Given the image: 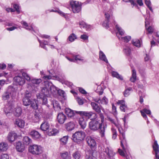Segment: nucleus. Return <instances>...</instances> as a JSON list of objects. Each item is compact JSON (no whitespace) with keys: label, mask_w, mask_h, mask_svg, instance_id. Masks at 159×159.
I'll use <instances>...</instances> for the list:
<instances>
[{"label":"nucleus","mask_w":159,"mask_h":159,"mask_svg":"<svg viewBox=\"0 0 159 159\" xmlns=\"http://www.w3.org/2000/svg\"><path fill=\"white\" fill-rule=\"evenodd\" d=\"M99 116L101 120L97 118H91V121L89 123V127L91 130L93 131L98 130L101 137L103 138L105 137L107 125L103 123L104 117L102 113H100Z\"/></svg>","instance_id":"1"},{"label":"nucleus","mask_w":159,"mask_h":159,"mask_svg":"<svg viewBox=\"0 0 159 159\" xmlns=\"http://www.w3.org/2000/svg\"><path fill=\"white\" fill-rule=\"evenodd\" d=\"M105 20L102 23L103 26L105 27L106 29L109 27L113 26V24L116 25V30L118 31L120 35H122L124 33V31L117 24L114 20L112 16H110L108 12H106L105 14Z\"/></svg>","instance_id":"2"},{"label":"nucleus","mask_w":159,"mask_h":159,"mask_svg":"<svg viewBox=\"0 0 159 159\" xmlns=\"http://www.w3.org/2000/svg\"><path fill=\"white\" fill-rule=\"evenodd\" d=\"M22 75L27 81H31L32 83L31 86L33 90L36 91L38 89V87L39 84L42 82V80L40 79H34L31 80L29 75L25 72H22Z\"/></svg>","instance_id":"3"},{"label":"nucleus","mask_w":159,"mask_h":159,"mask_svg":"<svg viewBox=\"0 0 159 159\" xmlns=\"http://www.w3.org/2000/svg\"><path fill=\"white\" fill-rule=\"evenodd\" d=\"M85 136V133L82 131H77L73 134L72 136L73 141L77 143H80L84 139Z\"/></svg>","instance_id":"4"},{"label":"nucleus","mask_w":159,"mask_h":159,"mask_svg":"<svg viewBox=\"0 0 159 159\" xmlns=\"http://www.w3.org/2000/svg\"><path fill=\"white\" fill-rule=\"evenodd\" d=\"M116 127L117 128L120 134V140L121 146L123 150H125L124 144H125L126 143L125 133L119 124L117 125H116Z\"/></svg>","instance_id":"5"},{"label":"nucleus","mask_w":159,"mask_h":159,"mask_svg":"<svg viewBox=\"0 0 159 159\" xmlns=\"http://www.w3.org/2000/svg\"><path fill=\"white\" fill-rule=\"evenodd\" d=\"M48 72L49 75L53 79L56 80L61 82L65 79V75L61 72H59L57 73H55L53 70H49Z\"/></svg>","instance_id":"6"},{"label":"nucleus","mask_w":159,"mask_h":159,"mask_svg":"<svg viewBox=\"0 0 159 159\" xmlns=\"http://www.w3.org/2000/svg\"><path fill=\"white\" fill-rule=\"evenodd\" d=\"M29 151L33 154L39 155L43 152L42 148L40 146L34 144L30 146Z\"/></svg>","instance_id":"7"},{"label":"nucleus","mask_w":159,"mask_h":159,"mask_svg":"<svg viewBox=\"0 0 159 159\" xmlns=\"http://www.w3.org/2000/svg\"><path fill=\"white\" fill-rule=\"evenodd\" d=\"M72 10L74 13L79 12L81 9V6L79 2L76 1H71L70 2Z\"/></svg>","instance_id":"8"},{"label":"nucleus","mask_w":159,"mask_h":159,"mask_svg":"<svg viewBox=\"0 0 159 159\" xmlns=\"http://www.w3.org/2000/svg\"><path fill=\"white\" fill-rule=\"evenodd\" d=\"M11 90L13 91V89L11 88H9L8 91L3 94L2 96V98L3 100H8L10 96L11 97L12 99L14 98L16 96V92L15 91L11 92Z\"/></svg>","instance_id":"9"},{"label":"nucleus","mask_w":159,"mask_h":159,"mask_svg":"<svg viewBox=\"0 0 159 159\" xmlns=\"http://www.w3.org/2000/svg\"><path fill=\"white\" fill-rule=\"evenodd\" d=\"M77 114H78L81 116H84L89 118L92 117L93 116V118H97L98 116L95 113L92 112H87L84 111H75Z\"/></svg>","instance_id":"10"},{"label":"nucleus","mask_w":159,"mask_h":159,"mask_svg":"<svg viewBox=\"0 0 159 159\" xmlns=\"http://www.w3.org/2000/svg\"><path fill=\"white\" fill-rule=\"evenodd\" d=\"M91 105L93 109L96 112L99 113V114L100 113H102L101 112V110H102L103 111H104V109L102 107L95 102H91Z\"/></svg>","instance_id":"11"},{"label":"nucleus","mask_w":159,"mask_h":159,"mask_svg":"<svg viewBox=\"0 0 159 159\" xmlns=\"http://www.w3.org/2000/svg\"><path fill=\"white\" fill-rule=\"evenodd\" d=\"M25 79L20 76H17L14 78L13 80L17 85L20 86L23 85L25 83Z\"/></svg>","instance_id":"12"},{"label":"nucleus","mask_w":159,"mask_h":159,"mask_svg":"<svg viewBox=\"0 0 159 159\" xmlns=\"http://www.w3.org/2000/svg\"><path fill=\"white\" fill-rule=\"evenodd\" d=\"M152 147L155 152V158L154 159H159V146L156 140L154 141Z\"/></svg>","instance_id":"13"},{"label":"nucleus","mask_w":159,"mask_h":159,"mask_svg":"<svg viewBox=\"0 0 159 159\" xmlns=\"http://www.w3.org/2000/svg\"><path fill=\"white\" fill-rule=\"evenodd\" d=\"M49 88V84L48 83L42 89L41 92L45 96L48 97L50 96L51 94Z\"/></svg>","instance_id":"14"},{"label":"nucleus","mask_w":159,"mask_h":159,"mask_svg":"<svg viewBox=\"0 0 159 159\" xmlns=\"http://www.w3.org/2000/svg\"><path fill=\"white\" fill-rule=\"evenodd\" d=\"M86 141L88 145L91 148H94L96 146L95 140L92 137H88L86 139Z\"/></svg>","instance_id":"15"},{"label":"nucleus","mask_w":159,"mask_h":159,"mask_svg":"<svg viewBox=\"0 0 159 159\" xmlns=\"http://www.w3.org/2000/svg\"><path fill=\"white\" fill-rule=\"evenodd\" d=\"M66 118V116L63 113H59L57 115V119L58 122L60 124H63Z\"/></svg>","instance_id":"16"},{"label":"nucleus","mask_w":159,"mask_h":159,"mask_svg":"<svg viewBox=\"0 0 159 159\" xmlns=\"http://www.w3.org/2000/svg\"><path fill=\"white\" fill-rule=\"evenodd\" d=\"M13 110V107L12 105H7L4 107V111L7 116L11 115V112H12Z\"/></svg>","instance_id":"17"},{"label":"nucleus","mask_w":159,"mask_h":159,"mask_svg":"<svg viewBox=\"0 0 159 159\" xmlns=\"http://www.w3.org/2000/svg\"><path fill=\"white\" fill-rule=\"evenodd\" d=\"M15 124L18 127L22 129L25 127V122L22 119L17 118L15 120Z\"/></svg>","instance_id":"18"},{"label":"nucleus","mask_w":159,"mask_h":159,"mask_svg":"<svg viewBox=\"0 0 159 159\" xmlns=\"http://www.w3.org/2000/svg\"><path fill=\"white\" fill-rule=\"evenodd\" d=\"M30 135L34 139H37L41 137V134L37 131L35 130H32L29 133Z\"/></svg>","instance_id":"19"},{"label":"nucleus","mask_w":159,"mask_h":159,"mask_svg":"<svg viewBox=\"0 0 159 159\" xmlns=\"http://www.w3.org/2000/svg\"><path fill=\"white\" fill-rule=\"evenodd\" d=\"M148 18H146L145 19V26L147 30L148 31V33H147L148 34H152L154 31V29L153 26H149L148 28L147 27V26L149 24V22L148 20Z\"/></svg>","instance_id":"20"},{"label":"nucleus","mask_w":159,"mask_h":159,"mask_svg":"<svg viewBox=\"0 0 159 159\" xmlns=\"http://www.w3.org/2000/svg\"><path fill=\"white\" fill-rule=\"evenodd\" d=\"M12 112L15 116L19 117L22 114V110L20 107H17L13 110Z\"/></svg>","instance_id":"21"},{"label":"nucleus","mask_w":159,"mask_h":159,"mask_svg":"<svg viewBox=\"0 0 159 159\" xmlns=\"http://www.w3.org/2000/svg\"><path fill=\"white\" fill-rule=\"evenodd\" d=\"M17 138V134L14 132H11L9 133L7 136L8 140L11 143Z\"/></svg>","instance_id":"22"},{"label":"nucleus","mask_w":159,"mask_h":159,"mask_svg":"<svg viewBox=\"0 0 159 159\" xmlns=\"http://www.w3.org/2000/svg\"><path fill=\"white\" fill-rule=\"evenodd\" d=\"M16 147L17 151L20 152H23L25 148L24 144L20 142L16 143Z\"/></svg>","instance_id":"23"},{"label":"nucleus","mask_w":159,"mask_h":159,"mask_svg":"<svg viewBox=\"0 0 159 159\" xmlns=\"http://www.w3.org/2000/svg\"><path fill=\"white\" fill-rule=\"evenodd\" d=\"M78 121L81 128L82 129H84L86 126V123L84 117L83 116L80 117L78 119Z\"/></svg>","instance_id":"24"},{"label":"nucleus","mask_w":159,"mask_h":159,"mask_svg":"<svg viewBox=\"0 0 159 159\" xmlns=\"http://www.w3.org/2000/svg\"><path fill=\"white\" fill-rule=\"evenodd\" d=\"M75 126V124L73 122L70 121L65 124V127L68 131L73 130Z\"/></svg>","instance_id":"25"},{"label":"nucleus","mask_w":159,"mask_h":159,"mask_svg":"<svg viewBox=\"0 0 159 159\" xmlns=\"http://www.w3.org/2000/svg\"><path fill=\"white\" fill-rule=\"evenodd\" d=\"M49 127V124L48 122L44 121L40 126L41 129L43 131H46L48 129Z\"/></svg>","instance_id":"26"},{"label":"nucleus","mask_w":159,"mask_h":159,"mask_svg":"<svg viewBox=\"0 0 159 159\" xmlns=\"http://www.w3.org/2000/svg\"><path fill=\"white\" fill-rule=\"evenodd\" d=\"M132 68V75L130 78V80L132 82L134 83L135 82L137 79L136 71L133 68V67H131Z\"/></svg>","instance_id":"27"},{"label":"nucleus","mask_w":159,"mask_h":159,"mask_svg":"<svg viewBox=\"0 0 159 159\" xmlns=\"http://www.w3.org/2000/svg\"><path fill=\"white\" fill-rule=\"evenodd\" d=\"M76 111H73L69 108H66L65 109V113L69 117H72L75 115V113H77Z\"/></svg>","instance_id":"28"},{"label":"nucleus","mask_w":159,"mask_h":159,"mask_svg":"<svg viewBox=\"0 0 159 159\" xmlns=\"http://www.w3.org/2000/svg\"><path fill=\"white\" fill-rule=\"evenodd\" d=\"M52 104L53 107L56 111H60L61 109L58 102L57 101L54 100L53 101Z\"/></svg>","instance_id":"29"},{"label":"nucleus","mask_w":159,"mask_h":159,"mask_svg":"<svg viewBox=\"0 0 159 159\" xmlns=\"http://www.w3.org/2000/svg\"><path fill=\"white\" fill-rule=\"evenodd\" d=\"M61 156L63 159H70L71 157L70 153L67 152L61 153Z\"/></svg>","instance_id":"30"},{"label":"nucleus","mask_w":159,"mask_h":159,"mask_svg":"<svg viewBox=\"0 0 159 159\" xmlns=\"http://www.w3.org/2000/svg\"><path fill=\"white\" fill-rule=\"evenodd\" d=\"M50 91L51 92V94L53 95L56 94L57 92L58 88L56 87L54 85L52 84L49 86Z\"/></svg>","instance_id":"31"},{"label":"nucleus","mask_w":159,"mask_h":159,"mask_svg":"<svg viewBox=\"0 0 159 159\" xmlns=\"http://www.w3.org/2000/svg\"><path fill=\"white\" fill-rule=\"evenodd\" d=\"M99 58L101 60L104 61L106 63H108V61L105 55L102 51H100L99 52Z\"/></svg>","instance_id":"32"},{"label":"nucleus","mask_w":159,"mask_h":159,"mask_svg":"<svg viewBox=\"0 0 159 159\" xmlns=\"http://www.w3.org/2000/svg\"><path fill=\"white\" fill-rule=\"evenodd\" d=\"M8 145L7 143L2 142L0 143V152L4 151L7 149Z\"/></svg>","instance_id":"33"},{"label":"nucleus","mask_w":159,"mask_h":159,"mask_svg":"<svg viewBox=\"0 0 159 159\" xmlns=\"http://www.w3.org/2000/svg\"><path fill=\"white\" fill-rule=\"evenodd\" d=\"M104 152L106 153L110 158L113 157L114 155V153L112 150L110 149L108 147H107L105 149Z\"/></svg>","instance_id":"34"},{"label":"nucleus","mask_w":159,"mask_h":159,"mask_svg":"<svg viewBox=\"0 0 159 159\" xmlns=\"http://www.w3.org/2000/svg\"><path fill=\"white\" fill-rule=\"evenodd\" d=\"M38 40L40 46L41 47V48H43L46 50H47V48H46L45 45H49V44H48V41L45 40L41 41L39 39Z\"/></svg>","instance_id":"35"},{"label":"nucleus","mask_w":159,"mask_h":159,"mask_svg":"<svg viewBox=\"0 0 159 159\" xmlns=\"http://www.w3.org/2000/svg\"><path fill=\"white\" fill-rule=\"evenodd\" d=\"M111 74L113 77H116L120 80H123V78L122 76L120 75L117 72L112 71L111 72Z\"/></svg>","instance_id":"36"},{"label":"nucleus","mask_w":159,"mask_h":159,"mask_svg":"<svg viewBox=\"0 0 159 159\" xmlns=\"http://www.w3.org/2000/svg\"><path fill=\"white\" fill-rule=\"evenodd\" d=\"M21 23L23 26L25 27V28L27 30H30L33 29L32 25L30 26H29L28 23L25 21H21Z\"/></svg>","instance_id":"37"},{"label":"nucleus","mask_w":159,"mask_h":159,"mask_svg":"<svg viewBox=\"0 0 159 159\" xmlns=\"http://www.w3.org/2000/svg\"><path fill=\"white\" fill-rule=\"evenodd\" d=\"M115 118H116V122L111 117H109V116H107V118L108 120L109 121H110L111 123L114 124L115 126H116V125H117L118 124H119V122H118V119L116 116H115Z\"/></svg>","instance_id":"38"},{"label":"nucleus","mask_w":159,"mask_h":159,"mask_svg":"<svg viewBox=\"0 0 159 159\" xmlns=\"http://www.w3.org/2000/svg\"><path fill=\"white\" fill-rule=\"evenodd\" d=\"M23 140L24 144L26 145H29L32 142L31 139L28 136L24 137Z\"/></svg>","instance_id":"39"},{"label":"nucleus","mask_w":159,"mask_h":159,"mask_svg":"<svg viewBox=\"0 0 159 159\" xmlns=\"http://www.w3.org/2000/svg\"><path fill=\"white\" fill-rule=\"evenodd\" d=\"M68 136H65L60 139L61 143L62 145L66 144L68 141Z\"/></svg>","instance_id":"40"},{"label":"nucleus","mask_w":159,"mask_h":159,"mask_svg":"<svg viewBox=\"0 0 159 159\" xmlns=\"http://www.w3.org/2000/svg\"><path fill=\"white\" fill-rule=\"evenodd\" d=\"M58 132L57 129H54L51 130L50 131H49L48 132V134L50 136L55 135L58 133Z\"/></svg>","instance_id":"41"},{"label":"nucleus","mask_w":159,"mask_h":159,"mask_svg":"<svg viewBox=\"0 0 159 159\" xmlns=\"http://www.w3.org/2000/svg\"><path fill=\"white\" fill-rule=\"evenodd\" d=\"M31 100L30 99L24 98L23 100V105L25 106H28L31 103Z\"/></svg>","instance_id":"42"},{"label":"nucleus","mask_w":159,"mask_h":159,"mask_svg":"<svg viewBox=\"0 0 159 159\" xmlns=\"http://www.w3.org/2000/svg\"><path fill=\"white\" fill-rule=\"evenodd\" d=\"M123 51L125 53L127 56H129L130 54L131 50L128 47H124L123 48Z\"/></svg>","instance_id":"43"},{"label":"nucleus","mask_w":159,"mask_h":159,"mask_svg":"<svg viewBox=\"0 0 159 159\" xmlns=\"http://www.w3.org/2000/svg\"><path fill=\"white\" fill-rule=\"evenodd\" d=\"M132 42L133 45L137 47H140L141 44L140 41L138 39L133 40Z\"/></svg>","instance_id":"44"},{"label":"nucleus","mask_w":159,"mask_h":159,"mask_svg":"<svg viewBox=\"0 0 159 159\" xmlns=\"http://www.w3.org/2000/svg\"><path fill=\"white\" fill-rule=\"evenodd\" d=\"M72 156L74 159H80L81 157V155L79 152L76 151L73 153Z\"/></svg>","instance_id":"45"},{"label":"nucleus","mask_w":159,"mask_h":159,"mask_svg":"<svg viewBox=\"0 0 159 159\" xmlns=\"http://www.w3.org/2000/svg\"><path fill=\"white\" fill-rule=\"evenodd\" d=\"M31 107L34 109L36 110L38 108V105L36 103V102L34 100L31 101L30 104Z\"/></svg>","instance_id":"46"},{"label":"nucleus","mask_w":159,"mask_h":159,"mask_svg":"<svg viewBox=\"0 0 159 159\" xmlns=\"http://www.w3.org/2000/svg\"><path fill=\"white\" fill-rule=\"evenodd\" d=\"M111 130L112 132V138L113 139H115L117 136V131L116 129L112 127L111 129Z\"/></svg>","instance_id":"47"},{"label":"nucleus","mask_w":159,"mask_h":159,"mask_svg":"<svg viewBox=\"0 0 159 159\" xmlns=\"http://www.w3.org/2000/svg\"><path fill=\"white\" fill-rule=\"evenodd\" d=\"M132 89L131 87L127 88L125 91L124 94L125 97L128 96L129 94V92L132 90Z\"/></svg>","instance_id":"48"},{"label":"nucleus","mask_w":159,"mask_h":159,"mask_svg":"<svg viewBox=\"0 0 159 159\" xmlns=\"http://www.w3.org/2000/svg\"><path fill=\"white\" fill-rule=\"evenodd\" d=\"M145 4L149 8V10L153 12V10L152 7H151V3L149 0H145Z\"/></svg>","instance_id":"49"},{"label":"nucleus","mask_w":159,"mask_h":159,"mask_svg":"<svg viewBox=\"0 0 159 159\" xmlns=\"http://www.w3.org/2000/svg\"><path fill=\"white\" fill-rule=\"evenodd\" d=\"M76 39V36L75 35V34H72L70 35L68 39L71 42H73L75 39Z\"/></svg>","instance_id":"50"},{"label":"nucleus","mask_w":159,"mask_h":159,"mask_svg":"<svg viewBox=\"0 0 159 159\" xmlns=\"http://www.w3.org/2000/svg\"><path fill=\"white\" fill-rule=\"evenodd\" d=\"M121 39L124 42L127 43L130 40L131 37L130 36H128L124 37H121Z\"/></svg>","instance_id":"51"},{"label":"nucleus","mask_w":159,"mask_h":159,"mask_svg":"<svg viewBox=\"0 0 159 159\" xmlns=\"http://www.w3.org/2000/svg\"><path fill=\"white\" fill-rule=\"evenodd\" d=\"M74 58L75 61H82L83 60L82 57H80L79 55H75L74 56Z\"/></svg>","instance_id":"52"},{"label":"nucleus","mask_w":159,"mask_h":159,"mask_svg":"<svg viewBox=\"0 0 159 159\" xmlns=\"http://www.w3.org/2000/svg\"><path fill=\"white\" fill-rule=\"evenodd\" d=\"M100 102V103L102 104H106L108 103V100L105 97H104L102 100H101Z\"/></svg>","instance_id":"53"},{"label":"nucleus","mask_w":159,"mask_h":159,"mask_svg":"<svg viewBox=\"0 0 159 159\" xmlns=\"http://www.w3.org/2000/svg\"><path fill=\"white\" fill-rule=\"evenodd\" d=\"M37 98L40 100H42V99L45 96L42 93H38L36 94Z\"/></svg>","instance_id":"54"},{"label":"nucleus","mask_w":159,"mask_h":159,"mask_svg":"<svg viewBox=\"0 0 159 159\" xmlns=\"http://www.w3.org/2000/svg\"><path fill=\"white\" fill-rule=\"evenodd\" d=\"M76 101L80 105H82L84 103V100L83 99H81L79 97L76 98Z\"/></svg>","instance_id":"55"},{"label":"nucleus","mask_w":159,"mask_h":159,"mask_svg":"<svg viewBox=\"0 0 159 159\" xmlns=\"http://www.w3.org/2000/svg\"><path fill=\"white\" fill-rule=\"evenodd\" d=\"M125 2H130L132 5H133V6H137V5L136 3L133 0H123Z\"/></svg>","instance_id":"56"},{"label":"nucleus","mask_w":159,"mask_h":159,"mask_svg":"<svg viewBox=\"0 0 159 159\" xmlns=\"http://www.w3.org/2000/svg\"><path fill=\"white\" fill-rule=\"evenodd\" d=\"M120 109L121 111L125 112V110L127 109V107L125 104L123 106L120 105Z\"/></svg>","instance_id":"57"},{"label":"nucleus","mask_w":159,"mask_h":159,"mask_svg":"<svg viewBox=\"0 0 159 159\" xmlns=\"http://www.w3.org/2000/svg\"><path fill=\"white\" fill-rule=\"evenodd\" d=\"M112 112L114 116H116L117 114V111L116 110V107L113 104H112Z\"/></svg>","instance_id":"58"},{"label":"nucleus","mask_w":159,"mask_h":159,"mask_svg":"<svg viewBox=\"0 0 159 159\" xmlns=\"http://www.w3.org/2000/svg\"><path fill=\"white\" fill-rule=\"evenodd\" d=\"M85 159H95V158L93 157L92 154H89L86 155Z\"/></svg>","instance_id":"59"},{"label":"nucleus","mask_w":159,"mask_h":159,"mask_svg":"<svg viewBox=\"0 0 159 159\" xmlns=\"http://www.w3.org/2000/svg\"><path fill=\"white\" fill-rule=\"evenodd\" d=\"M13 7L15 9L16 11L18 13H20L19 6L16 4H14L13 5Z\"/></svg>","instance_id":"60"},{"label":"nucleus","mask_w":159,"mask_h":159,"mask_svg":"<svg viewBox=\"0 0 159 159\" xmlns=\"http://www.w3.org/2000/svg\"><path fill=\"white\" fill-rule=\"evenodd\" d=\"M1 159H9L8 155L7 154H2L1 155Z\"/></svg>","instance_id":"61"},{"label":"nucleus","mask_w":159,"mask_h":159,"mask_svg":"<svg viewBox=\"0 0 159 159\" xmlns=\"http://www.w3.org/2000/svg\"><path fill=\"white\" fill-rule=\"evenodd\" d=\"M57 93H58L60 96H64L65 94V93L63 91L60 89H59Z\"/></svg>","instance_id":"62"},{"label":"nucleus","mask_w":159,"mask_h":159,"mask_svg":"<svg viewBox=\"0 0 159 159\" xmlns=\"http://www.w3.org/2000/svg\"><path fill=\"white\" fill-rule=\"evenodd\" d=\"M34 119L33 120H34L35 122H37L39 120V116L38 114H36L34 115Z\"/></svg>","instance_id":"63"},{"label":"nucleus","mask_w":159,"mask_h":159,"mask_svg":"<svg viewBox=\"0 0 159 159\" xmlns=\"http://www.w3.org/2000/svg\"><path fill=\"white\" fill-rule=\"evenodd\" d=\"M43 78L45 80H48L51 79H53L51 76L49 75H44L43 77Z\"/></svg>","instance_id":"64"}]
</instances>
